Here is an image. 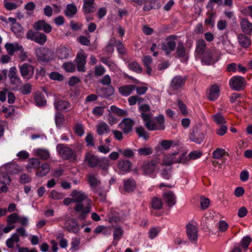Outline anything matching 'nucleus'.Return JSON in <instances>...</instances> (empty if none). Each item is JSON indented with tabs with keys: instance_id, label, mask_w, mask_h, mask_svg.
Segmentation results:
<instances>
[{
	"instance_id": "8fccbe9b",
	"label": "nucleus",
	"mask_w": 252,
	"mask_h": 252,
	"mask_svg": "<svg viewBox=\"0 0 252 252\" xmlns=\"http://www.w3.org/2000/svg\"><path fill=\"white\" fill-rule=\"evenodd\" d=\"M110 110L113 113L119 116H125L127 115L126 111L121 109L114 105L111 106Z\"/></svg>"
},
{
	"instance_id": "2eb2a0df",
	"label": "nucleus",
	"mask_w": 252,
	"mask_h": 252,
	"mask_svg": "<svg viewBox=\"0 0 252 252\" xmlns=\"http://www.w3.org/2000/svg\"><path fill=\"white\" fill-rule=\"evenodd\" d=\"M83 193V192L81 191L77 190H73L71 194V196L72 198H66L64 199L63 201V204L65 205H69L71 203H75L76 204L77 203L76 200H79L80 199Z\"/></svg>"
},
{
	"instance_id": "7ed1b4c3",
	"label": "nucleus",
	"mask_w": 252,
	"mask_h": 252,
	"mask_svg": "<svg viewBox=\"0 0 252 252\" xmlns=\"http://www.w3.org/2000/svg\"><path fill=\"white\" fill-rule=\"evenodd\" d=\"M57 150L61 157L64 159L74 161L76 159V153L71 148L60 144L57 146Z\"/></svg>"
},
{
	"instance_id": "393cba45",
	"label": "nucleus",
	"mask_w": 252,
	"mask_h": 252,
	"mask_svg": "<svg viewBox=\"0 0 252 252\" xmlns=\"http://www.w3.org/2000/svg\"><path fill=\"white\" fill-rule=\"evenodd\" d=\"M207 45L206 42L203 39H198L196 41L195 52L199 55H202L205 53Z\"/></svg>"
},
{
	"instance_id": "69168bd1",
	"label": "nucleus",
	"mask_w": 252,
	"mask_h": 252,
	"mask_svg": "<svg viewBox=\"0 0 252 252\" xmlns=\"http://www.w3.org/2000/svg\"><path fill=\"white\" fill-rule=\"evenodd\" d=\"M252 241V239L249 236L244 237L241 241V246L244 249L248 248V246Z\"/></svg>"
},
{
	"instance_id": "a18cd8bd",
	"label": "nucleus",
	"mask_w": 252,
	"mask_h": 252,
	"mask_svg": "<svg viewBox=\"0 0 252 252\" xmlns=\"http://www.w3.org/2000/svg\"><path fill=\"white\" fill-rule=\"evenodd\" d=\"M139 156H148L152 154L153 150L151 147H142L137 150Z\"/></svg>"
},
{
	"instance_id": "79ce46f5",
	"label": "nucleus",
	"mask_w": 252,
	"mask_h": 252,
	"mask_svg": "<svg viewBox=\"0 0 252 252\" xmlns=\"http://www.w3.org/2000/svg\"><path fill=\"white\" fill-rule=\"evenodd\" d=\"M88 181L92 189L97 187L100 184V180L93 174H89L88 175Z\"/></svg>"
},
{
	"instance_id": "a19ab883",
	"label": "nucleus",
	"mask_w": 252,
	"mask_h": 252,
	"mask_svg": "<svg viewBox=\"0 0 252 252\" xmlns=\"http://www.w3.org/2000/svg\"><path fill=\"white\" fill-rule=\"evenodd\" d=\"M100 90L105 97H108L112 95L114 93V88L112 86H108L107 87H102Z\"/></svg>"
},
{
	"instance_id": "0eeeda50",
	"label": "nucleus",
	"mask_w": 252,
	"mask_h": 252,
	"mask_svg": "<svg viewBox=\"0 0 252 252\" xmlns=\"http://www.w3.org/2000/svg\"><path fill=\"white\" fill-rule=\"evenodd\" d=\"M244 82L245 79L243 77L236 76L230 80L229 85L232 89L236 91H240L244 89L243 84Z\"/></svg>"
},
{
	"instance_id": "4c0bfd02",
	"label": "nucleus",
	"mask_w": 252,
	"mask_h": 252,
	"mask_svg": "<svg viewBox=\"0 0 252 252\" xmlns=\"http://www.w3.org/2000/svg\"><path fill=\"white\" fill-rule=\"evenodd\" d=\"M19 241V236L17 234H14L11 238H9L6 241V246L9 248L14 247L15 244L17 243Z\"/></svg>"
},
{
	"instance_id": "680f3d73",
	"label": "nucleus",
	"mask_w": 252,
	"mask_h": 252,
	"mask_svg": "<svg viewBox=\"0 0 252 252\" xmlns=\"http://www.w3.org/2000/svg\"><path fill=\"white\" fill-rule=\"evenodd\" d=\"M14 222V221H9L7 225L4 227L0 225L2 227V234L3 233H7L14 228L15 225Z\"/></svg>"
},
{
	"instance_id": "f3484780",
	"label": "nucleus",
	"mask_w": 252,
	"mask_h": 252,
	"mask_svg": "<svg viewBox=\"0 0 252 252\" xmlns=\"http://www.w3.org/2000/svg\"><path fill=\"white\" fill-rule=\"evenodd\" d=\"M201 62L206 65H210L215 63V61L213 58L212 51L211 50H208L202 55Z\"/></svg>"
},
{
	"instance_id": "052dcab7",
	"label": "nucleus",
	"mask_w": 252,
	"mask_h": 252,
	"mask_svg": "<svg viewBox=\"0 0 252 252\" xmlns=\"http://www.w3.org/2000/svg\"><path fill=\"white\" fill-rule=\"evenodd\" d=\"M157 121L158 124L157 126L158 130H163L165 128L164 117L163 115H160L157 117Z\"/></svg>"
},
{
	"instance_id": "58836bf2",
	"label": "nucleus",
	"mask_w": 252,
	"mask_h": 252,
	"mask_svg": "<svg viewBox=\"0 0 252 252\" xmlns=\"http://www.w3.org/2000/svg\"><path fill=\"white\" fill-rule=\"evenodd\" d=\"M204 219L206 220H219L220 219V215L216 214L212 211H208L205 214L203 217Z\"/></svg>"
},
{
	"instance_id": "e433bc0d",
	"label": "nucleus",
	"mask_w": 252,
	"mask_h": 252,
	"mask_svg": "<svg viewBox=\"0 0 252 252\" xmlns=\"http://www.w3.org/2000/svg\"><path fill=\"white\" fill-rule=\"evenodd\" d=\"M93 191L100 197V200L104 201L105 200L106 192L102 187L97 186L92 189Z\"/></svg>"
},
{
	"instance_id": "864d4df0",
	"label": "nucleus",
	"mask_w": 252,
	"mask_h": 252,
	"mask_svg": "<svg viewBox=\"0 0 252 252\" xmlns=\"http://www.w3.org/2000/svg\"><path fill=\"white\" fill-rule=\"evenodd\" d=\"M64 122L63 115L60 113H58L55 116V123L57 126L60 127L62 126Z\"/></svg>"
},
{
	"instance_id": "c85d7f7f",
	"label": "nucleus",
	"mask_w": 252,
	"mask_h": 252,
	"mask_svg": "<svg viewBox=\"0 0 252 252\" xmlns=\"http://www.w3.org/2000/svg\"><path fill=\"white\" fill-rule=\"evenodd\" d=\"M85 160L88 162L89 166L91 167L96 166L99 162V159L97 157L89 153H87L86 155Z\"/></svg>"
},
{
	"instance_id": "3c124183",
	"label": "nucleus",
	"mask_w": 252,
	"mask_h": 252,
	"mask_svg": "<svg viewBox=\"0 0 252 252\" xmlns=\"http://www.w3.org/2000/svg\"><path fill=\"white\" fill-rule=\"evenodd\" d=\"M128 67L130 69L136 73H140L142 71V69L139 64L136 62H133L128 64Z\"/></svg>"
},
{
	"instance_id": "b1692460",
	"label": "nucleus",
	"mask_w": 252,
	"mask_h": 252,
	"mask_svg": "<svg viewBox=\"0 0 252 252\" xmlns=\"http://www.w3.org/2000/svg\"><path fill=\"white\" fill-rule=\"evenodd\" d=\"M8 76L10 79V83L12 84L17 85L20 82V79L17 75L16 67H12L10 68Z\"/></svg>"
},
{
	"instance_id": "774afa93",
	"label": "nucleus",
	"mask_w": 252,
	"mask_h": 252,
	"mask_svg": "<svg viewBox=\"0 0 252 252\" xmlns=\"http://www.w3.org/2000/svg\"><path fill=\"white\" fill-rule=\"evenodd\" d=\"M85 141L87 142V146H94V138L92 133H89L87 134L85 138Z\"/></svg>"
},
{
	"instance_id": "6e6552de",
	"label": "nucleus",
	"mask_w": 252,
	"mask_h": 252,
	"mask_svg": "<svg viewBox=\"0 0 252 252\" xmlns=\"http://www.w3.org/2000/svg\"><path fill=\"white\" fill-rule=\"evenodd\" d=\"M151 205L153 210L151 214L153 216H160L161 213L158 211L162 208L163 202L161 199L157 197H153L151 201Z\"/></svg>"
},
{
	"instance_id": "39448f33",
	"label": "nucleus",
	"mask_w": 252,
	"mask_h": 252,
	"mask_svg": "<svg viewBox=\"0 0 252 252\" xmlns=\"http://www.w3.org/2000/svg\"><path fill=\"white\" fill-rule=\"evenodd\" d=\"M175 57L181 59L183 63H187L189 59V53L182 41L178 43Z\"/></svg>"
},
{
	"instance_id": "49530a36",
	"label": "nucleus",
	"mask_w": 252,
	"mask_h": 252,
	"mask_svg": "<svg viewBox=\"0 0 252 252\" xmlns=\"http://www.w3.org/2000/svg\"><path fill=\"white\" fill-rule=\"evenodd\" d=\"M213 117L214 121L218 125H223L226 123L224 117L220 113L214 115Z\"/></svg>"
},
{
	"instance_id": "473e14b6",
	"label": "nucleus",
	"mask_w": 252,
	"mask_h": 252,
	"mask_svg": "<svg viewBox=\"0 0 252 252\" xmlns=\"http://www.w3.org/2000/svg\"><path fill=\"white\" fill-rule=\"evenodd\" d=\"M124 231L123 229L118 225H115L114 226L113 230V239L114 241H118L122 237Z\"/></svg>"
},
{
	"instance_id": "c9c22d12",
	"label": "nucleus",
	"mask_w": 252,
	"mask_h": 252,
	"mask_svg": "<svg viewBox=\"0 0 252 252\" xmlns=\"http://www.w3.org/2000/svg\"><path fill=\"white\" fill-rule=\"evenodd\" d=\"M49 165L47 163H44L42 164L41 169H38V170L36 172V175L39 177H43L49 172Z\"/></svg>"
},
{
	"instance_id": "e2e57ef3",
	"label": "nucleus",
	"mask_w": 252,
	"mask_h": 252,
	"mask_svg": "<svg viewBox=\"0 0 252 252\" xmlns=\"http://www.w3.org/2000/svg\"><path fill=\"white\" fill-rule=\"evenodd\" d=\"M63 67L67 72H73L75 70L76 65L72 62H67L63 64Z\"/></svg>"
},
{
	"instance_id": "20e7f679",
	"label": "nucleus",
	"mask_w": 252,
	"mask_h": 252,
	"mask_svg": "<svg viewBox=\"0 0 252 252\" xmlns=\"http://www.w3.org/2000/svg\"><path fill=\"white\" fill-rule=\"evenodd\" d=\"M160 161L159 157L155 156L151 161H145L143 163L142 169L144 175H150L153 173L156 169V166Z\"/></svg>"
},
{
	"instance_id": "4468645a",
	"label": "nucleus",
	"mask_w": 252,
	"mask_h": 252,
	"mask_svg": "<svg viewBox=\"0 0 252 252\" xmlns=\"http://www.w3.org/2000/svg\"><path fill=\"white\" fill-rule=\"evenodd\" d=\"M34 28L37 31H43L46 33H50L52 31V27L44 20H39L34 24Z\"/></svg>"
},
{
	"instance_id": "72a5a7b5",
	"label": "nucleus",
	"mask_w": 252,
	"mask_h": 252,
	"mask_svg": "<svg viewBox=\"0 0 252 252\" xmlns=\"http://www.w3.org/2000/svg\"><path fill=\"white\" fill-rule=\"evenodd\" d=\"M34 101L37 105L42 106L46 104V100L44 96L39 92H36L34 95Z\"/></svg>"
},
{
	"instance_id": "de8ad7c7",
	"label": "nucleus",
	"mask_w": 252,
	"mask_h": 252,
	"mask_svg": "<svg viewBox=\"0 0 252 252\" xmlns=\"http://www.w3.org/2000/svg\"><path fill=\"white\" fill-rule=\"evenodd\" d=\"M11 180L9 175L4 172L0 173V184L7 185H9Z\"/></svg>"
},
{
	"instance_id": "ea45409f",
	"label": "nucleus",
	"mask_w": 252,
	"mask_h": 252,
	"mask_svg": "<svg viewBox=\"0 0 252 252\" xmlns=\"http://www.w3.org/2000/svg\"><path fill=\"white\" fill-rule=\"evenodd\" d=\"M58 57L61 59H65L69 56V50L65 47L60 48L57 51Z\"/></svg>"
},
{
	"instance_id": "6ab92c4d",
	"label": "nucleus",
	"mask_w": 252,
	"mask_h": 252,
	"mask_svg": "<svg viewBox=\"0 0 252 252\" xmlns=\"http://www.w3.org/2000/svg\"><path fill=\"white\" fill-rule=\"evenodd\" d=\"M241 29L245 34L251 35L252 33V23L247 19L243 18L240 23Z\"/></svg>"
},
{
	"instance_id": "4be33fe9",
	"label": "nucleus",
	"mask_w": 252,
	"mask_h": 252,
	"mask_svg": "<svg viewBox=\"0 0 252 252\" xmlns=\"http://www.w3.org/2000/svg\"><path fill=\"white\" fill-rule=\"evenodd\" d=\"M220 89L216 85H213L207 94V97L209 100L214 101L217 99L219 96Z\"/></svg>"
},
{
	"instance_id": "aec40b11",
	"label": "nucleus",
	"mask_w": 252,
	"mask_h": 252,
	"mask_svg": "<svg viewBox=\"0 0 252 252\" xmlns=\"http://www.w3.org/2000/svg\"><path fill=\"white\" fill-rule=\"evenodd\" d=\"M187 233L188 237L191 241L196 239L197 237V229L195 225L189 223L187 225Z\"/></svg>"
},
{
	"instance_id": "f03ea898",
	"label": "nucleus",
	"mask_w": 252,
	"mask_h": 252,
	"mask_svg": "<svg viewBox=\"0 0 252 252\" xmlns=\"http://www.w3.org/2000/svg\"><path fill=\"white\" fill-rule=\"evenodd\" d=\"M205 133L202 129V125L196 124L191 129L189 134L190 141L197 144H201L205 139Z\"/></svg>"
},
{
	"instance_id": "cd10ccee",
	"label": "nucleus",
	"mask_w": 252,
	"mask_h": 252,
	"mask_svg": "<svg viewBox=\"0 0 252 252\" xmlns=\"http://www.w3.org/2000/svg\"><path fill=\"white\" fill-rule=\"evenodd\" d=\"M135 85H125L119 88V91L122 95L128 96L135 90Z\"/></svg>"
},
{
	"instance_id": "1a4fd4ad",
	"label": "nucleus",
	"mask_w": 252,
	"mask_h": 252,
	"mask_svg": "<svg viewBox=\"0 0 252 252\" xmlns=\"http://www.w3.org/2000/svg\"><path fill=\"white\" fill-rule=\"evenodd\" d=\"M50 51L48 49L40 48L36 50V54L37 60L42 62H48L50 61Z\"/></svg>"
},
{
	"instance_id": "a878e982",
	"label": "nucleus",
	"mask_w": 252,
	"mask_h": 252,
	"mask_svg": "<svg viewBox=\"0 0 252 252\" xmlns=\"http://www.w3.org/2000/svg\"><path fill=\"white\" fill-rule=\"evenodd\" d=\"M238 40L240 46L243 48H248L251 45L250 39L244 34H239Z\"/></svg>"
},
{
	"instance_id": "f8f14e48",
	"label": "nucleus",
	"mask_w": 252,
	"mask_h": 252,
	"mask_svg": "<svg viewBox=\"0 0 252 252\" xmlns=\"http://www.w3.org/2000/svg\"><path fill=\"white\" fill-rule=\"evenodd\" d=\"M87 56L82 52L79 53L75 59L77 66V70L79 71L84 72L85 71V65L86 63Z\"/></svg>"
},
{
	"instance_id": "ddd939ff",
	"label": "nucleus",
	"mask_w": 252,
	"mask_h": 252,
	"mask_svg": "<svg viewBox=\"0 0 252 252\" xmlns=\"http://www.w3.org/2000/svg\"><path fill=\"white\" fill-rule=\"evenodd\" d=\"M186 78L181 76L174 77L171 81L170 87L173 90H178L185 84Z\"/></svg>"
},
{
	"instance_id": "bf43d9fd",
	"label": "nucleus",
	"mask_w": 252,
	"mask_h": 252,
	"mask_svg": "<svg viewBox=\"0 0 252 252\" xmlns=\"http://www.w3.org/2000/svg\"><path fill=\"white\" fill-rule=\"evenodd\" d=\"M37 156L43 160H46L49 157V152L45 150L39 149L37 151Z\"/></svg>"
},
{
	"instance_id": "5701e85b",
	"label": "nucleus",
	"mask_w": 252,
	"mask_h": 252,
	"mask_svg": "<svg viewBox=\"0 0 252 252\" xmlns=\"http://www.w3.org/2000/svg\"><path fill=\"white\" fill-rule=\"evenodd\" d=\"M94 0H84L83 7V12L85 14L93 13L95 11V7L93 6Z\"/></svg>"
},
{
	"instance_id": "0e129e2a",
	"label": "nucleus",
	"mask_w": 252,
	"mask_h": 252,
	"mask_svg": "<svg viewBox=\"0 0 252 252\" xmlns=\"http://www.w3.org/2000/svg\"><path fill=\"white\" fill-rule=\"evenodd\" d=\"M108 228L107 227L104 226L103 225H99L96 227L94 229V232L96 233H98L102 232L104 234H110L111 231L110 230L108 231Z\"/></svg>"
},
{
	"instance_id": "a211bd4d",
	"label": "nucleus",
	"mask_w": 252,
	"mask_h": 252,
	"mask_svg": "<svg viewBox=\"0 0 252 252\" xmlns=\"http://www.w3.org/2000/svg\"><path fill=\"white\" fill-rule=\"evenodd\" d=\"M163 199L168 207H171L176 203V197L172 191L165 192L163 194Z\"/></svg>"
},
{
	"instance_id": "6e6d98bb",
	"label": "nucleus",
	"mask_w": 252,
	"mask_h": 252,
	"mask_svg": "<svg viewBox=\"0 0 252 252\" xmlns=\"http://www.w3.org/2000/svg\"><path fill=\"white\" fill-rule=\"evenodd\" d=\"M136 132L139 137H143L145 139L148 138L149 136L148 133L146 131L142 126L137 127L135 129Z\"/></svg>"
},
{
	"instance_id": "dca6fc26",
	"label": "nucleus",
	"mask_w": 252,
	"mask_h": 252,
	"mask_svg": "<svg viewBox=\"0 0 252 252\" xmlns=\"http://www.w3.org/2000/svg\"><path fill=\"white\" fill-rule=\"evenodd\" d=\"M134 125V121L129 118L124 119L120 124V125H124L125 127L123 128V131L125 134H128L132 131Z\"/></svg>"
},
{
	"instance_id": "9d476101",
	"label": "nucleus",
	"mask_w": 252,
	"mask_h": 252,
	"mask_svg": "<svg viewBox=\"0 0 252 252\" xmlns=\"http://www.w3.org/2000/svg\"><path fill=\"white\" fill-rule=\"evenodd\" d=\"M20 70L21 75L25 79H29L33 74L34 68L31 65L24 63L20 66Z\"/></svg>"
},
{
	"instance_id": "09e8293b",
	"label": "nucleus",
	"mask_w": 252,
	"mask_h": 252,
	"mask_svg": "<svg viewBox=\"0 0 252 252\" xmlns=\"http://www.w3.org/2000/svg\"><path fill=\"white\" fill-rule=\"evenodd\" d=\"M171 170L172 168L170 166L164 167L161 173L162 177L165 179H169L171 177Z\"/></svg>"
},
{
	"instance_id": "412c9836",
	"label": "nucleus",
	"mask_w": 252,
	"mask_h": 252,
	"mask_svg": "<svg viewBox=\"0 0 252 252\" xmlns=\"http://www.w3.org/2000/svg\"><path fill=\"white\" fill-rule=\"evenodd\" d=\"M136 186V182L133 179H127L124 180L123 188L126 192L129 193L134 190Z\"/></svg>"
},
{
	"instance_id": "603ef678",
	"label": "nucleus",
	"mask_w": 252,
	"mask_h": 252,
	"mask_svg": "<svg viewBox=\"0 0 252 252\" xmlns=\"http://www.w3.org/2000/svg\"><path fill=\"white\" fill-rule=\"evenodd\" d=\"M47 40L46 35L43 33H40L37 35H36V37L34 41L39 44L40 45H43Z\"/></svg>"
},
{
	"instance_id": "37998d69",
	"label": "nucleus",
	"mask_w": 252,
	"mask_h": 252,
	"mask_svg": "<svg viewBox=\"0 0 252 252\" xmlns=\"http://www.w3.org/2000/svg\"><path fill=\"white\" fill-rule=\"evenodd\" d=\"M54 104L56 109L58 110H64L70 106L68 102L64 100L58 101L55 102Z\"/></svg>"
},
{
	"instance_id": "c756f323",
	"label": "nucleus",
	"mask_w": 252,
	"mask_h": 252,
	"mask_svg": "<svg viewBox=\"0 0 252 252\" xmlns=\"http://www.w3.org/2000/svg\"><path fill=\"white\" fill-rule=\"evenodd\" d=\"M118 167L122 171L128 172L130 170L131 163L128 160H121L118 163Z\"/></svg>"
},
{
	"instance_id": "338daca9",
	"label": "nucleus",
	"mask_w": 252,
	"mask_h": 252,
	"mask_svg": "<svg viewBox=\"0 0 252 252\" xmlns=\"http://www.w3.org/2000/svg\"><path fill=\"white\" fill-rule=\"evenodd\" d=\"M224 154V151L222 149H217L213 153V158L215 159L220 158Z\"/></svg>"
},
{
	"instance_id": "423d86ee",
	"label": "nucleus",
	"mask_w": 252,
	"mask_h": 252,
	"mask_svg": "<svg viewBox=\"0 0 252 252\" xmlns=\"http://www.w3.org/2000/svg\"><path fill=\"white\" fill-rule=\"evenodd\" d=\"M175 37V35H171L167 38L166 43H163L160 45V49L164 51L165 54L167 56L176 49V44L173 40Z\"/></svg>"
},
{
	"instance_id": "7c9ffc66",
	"label": "nucleus",
	"mask_w": 252,
	"mask_h": 252,
	"mask_svg": "<svg viewBox=\"0 0 252 252\" xmlns=\"http://www.w3.org/2000/svg\"><path fill=\"white\" fill-rule=\"evenodd\" d=\"M96 131L98 135H101L108 133L110 131V128L107 124L101 122L97 126Z\"/></svg>"
},
{
	"instance_id": "2f4dec72",
	"label": "nucleus",
	"mask_w": 252,
	"mask_h": 252,
	"mask_svg": "<svg viewBox=\"0 0 252 252\" xmlns=\"http://www.w3.org/2000/svg\"><path fill=\"white\" fill-rule=\"evenodd\" d=\"M77 7L73 4L67 5L66 9L64 11V14L69 18H72L77 12Z\"/></svg>"
},
{
	"instance_id": "f704fd0d",
	"label": "nucleus",
	"mask_w": 252,
	"mask_h": 252,
	"mask_svg": "<svg viewBox=\"0 0 252 252\" xmlns=\"http://www.w3.org/2000/svg\"><path fill=\"white\" fill-rule=\"evenodd\" d=\"M11 29L18 37H21L24 33L23 29L19 23H15L12 25Z\"/></svg>"
},
{
	"instance_id": "f257e3e1",
	"label": "nucleus",
	"mask_w": 252,
	"mask_h": 252,
	"mask_svg": "<svg viewBox=\"0 0 252 252\" xmlns=\"http://www.w3.org/2000/svg\"><path fill=\"white\" fill-rule=\"evenodd\" d=\"M77 203L74 206V216L76 219L80 220H87L92 210V201L87 195L83 192L79 200H76Z\"/></svg>"
},
{
	"instance_id": "13d9d810",
	"label": "nucleus",
	"mask_w": 252,
	"mask_h": 252,
	"mask_svg": "<svg viewBox=\"0 0 252 252\" xmlns=\"http://www.w3.org/2000/svg\"><path fill=\"white\" fill-rule=\"evenodd\" d=\"M6 168L7 170L13 174L18 173L21 171L20 166L15 164H10L6 166Z\"/></svg>"
},
{
	"instance_id": "bb28decb",
	"label": "nucleus",
	"mask_w": 252,
	"mask_h": 252,
	"mask_svg": "<svg viewBox=\"0 0 252 252\" xmlns=\"http://www.w3.org/2000/svg\"><path fill=\"white\" fill-rule=\"evenodd\" d=\"M64 227L68 231L73 233H77L80 229L77 221H65Z\"/></svg>"
},
{
	"instance_id": "5fc2aeb1",
	"label": "nucleus",
	"mask_w": 252,
	"mask_h": 252,
	"mask_svg": "<svg viewBox=\"0 0 252 252\" xmlns=\"http://www.w3.org/2000/svg\"><path fill=\"white\" fill-rule=\"evenodd\" d=\"M28 218L24 216H19L16 213L9 215L6 220H28Z\"/></svg>"
},
{
	"instance_id": "9b49d317",
	"label": "nucleus",
	"mask_w": 252,
	"mask_h": 252,
	"mask_svg": "<svg viewBox=\"0 0 252 252\" xmlns=\"http://www.w3.org/2000/svg\"><path fill=\"white\" fill-rule=\"evenodd\" d=\"M178 154V153H174L172 154V155L166 156L164 158V165L166 166H169L174 163L184 162L185 161V160L184 159L183 157H181V155H180L179 158H176V157H175V156Z\"/></svg>"
},
{
	"instance_id": "c03bdc74",
	"label": "nucleus",
	"mask_w": 252,
	"mask_h": 252,
	"mask_svg": "<svg viewBox=\"0 0 252 252\" xmlns=\"http://www.w3.org/2000/svg\"><path fill=\"white\" fill-rule=\"evenodd\" d=\"M40 162L37 158H32L29 160V164L27 165V168L28 171H30V169L32 168H37L39 167Z\"/></svg>"
},
{
	"instance_id": "4d7b16f0",
	"label": "nucleus",
	"mask_w": 252,
	"mask_h": 252,
	"mask_svg": "<svg viewBox=\"0 0 252 252\" xmlns=\"http://www.w3.org/2000/svg\"><path fill=\"white\" fill-rule=\"evenodd\" d=\"M99 166L102 170L106 171L109 167V160L106 158H103L99 159Z\"/></svg>"
}]
</instances>
